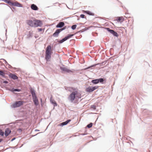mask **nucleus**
<instances>
[{"mask_svg":"<svg viewBox=\"0 0 152 152\" xmlns=\"http://www.w3.org/2000/svg\"><path fill=\"white\" fill-rule=\"evenodd\" d=\"M52 53L51 46L48 45L45 49V58L47 61H50Z\"/></svg>","mask_w":152,"mask_h":152,"instance_id":"obj_1","label":"nucleus"},{"mask_svg":"<svg viewBox=\"0 0 152 152\" xmlns=\"http://www.w3.org/2000/svg\"><path fill=\"white\" fill-rule=\"evenodd\" d=\"M4 2L8 5L12 6H15L18 7H23V5L21 4L16 1L13 2L12 0H4Z\"/></svg>","mask_w":152,"mask_h":152,"instance_id":"obj_2","label":"nucleus"},{"mask_svg":"<svg viewBox=\"0 0 152 152\" xmlns=\"http://www.w3.org/2000/svg\"><path fill=\"white\" fill-rule=\"evenodd\" d=\"M34 27H41L43 24V23L42 20H38V19H35L34 20Z\"/></svg>","mask_w":152,"mask_h":152,"instance_id":"obj_3","label":"nucleus"},{"mask_svg":"<svg viewBox=\"0 0 152 152\" xmlns=\"http://www.w3.org/2000/svg\"><path fill=\"white\" fill-rule=\"evenodd\" d=\"M24 102L22 101H16L14 102L12 105L13 108H17L20 107L23 105Z\"/></svg>","mask_w":152,"mask_h":152,"instance_id":"obj_4","label":"nucleus"},{"mask_svg":"<svg viewBox=\"0 0 152 152\" xmlns=\"http://www.w3.org/2000/svg\"><path fill=\"white\" fill-rule=\"evenodd\" d=\"M77 92H75V91L72 92L69 95V97L70 98V100L71 102H72L76 98V95L77 94L76 93Z\"/></svg>","mask_w":152,"mask_h":152,"instance_id":"obj_5","label":"nucleus"},{"mask_svg":"<svg viewBox=\"0 0 152 152\" xmlns=\"http://www.w3.org/2000/svg\"><path fill=\"white\" fill-rule=\"evenodd\" d=\"M60 69L61 70L62 72H64L68 73H70V72H73L72 70L69 69H68L65 67L60 66Z\"/></svg>","mask_w":152,"mask_h":152,"instance_id":"obj_6","label":"nucleus"},{"mask_svg":"<svg viewBox=\"0 0 152 152\" xmlns=\"http://www.w3.org/2000/svg\"><path fill=\"white\" fill-rule=\"evenodd\" d=\"M6 74H7L5 73L4 71L0 69V76L2 77L5 78L6 79L9 80L8 79V77L6 76Z\"/></svg>","mask_w":152,"mask_h":152,"instance_id":"obj_7","label":"nucleus"},{"mask_svg":"<svg viewBox=\"0 0 152 152\" xmlns=\"http://www.w3.org/2000/svg\"><path fill=\"white\" fill-rule=\"evenodd\" d=\"M8 76L10 78L14 80H17L18 79V76L13 73H10L9 74Z\"/></svg>","mask_w":152,"mask_h":152,"instance_id":"obj_8","label":"nucleus"},{"mask_svg":"<svg viewBox=\"0 0 152 152\" xmlns=\"http://www.w3.org/2000/svg\"><path fill=\"white\" fill-rule=\"evenodd\" d=\"M29 89H30V92L32 95V97H34L37 96L36 95V92L33 88L31 87Z\"/></svg>","mask_w":152,"mask_h":152,"instance_id":"obj_9","label":"nucleus"},{"mask_svg":"<svg viewBox=\"0 0 152 152\" xmlns=\"http://www.w3.org/2000/svg\"><path fill=\"white\" fill-rule=\"evenodd\" d=\"M65 26V23L64 22H60L58 23V24L56 25V27L57 28H61L62 27L64 26Z\"/></svg>","mask_w":152,"mask_h":152,"instance_id":"obj_10","label":"nucleus"},{"mask_svg":"<svg viewBox=\"0 0 152 152\" xmlns=\"http://www.w3.org/2000/svg\"><path fill=\"white\" fill-rule=\"evenodd\" d=\"M61 32V31L59 29H57L54 33L53 34V36L54 37H57Z\"/></svg>","mask_w":152,"mask_h":152,"instance_id":"obj_11","label":"nucleus"},{"mask_svg":"<svg viewBox=\"0 0 152 152\" xmlns=\"http://www.w3.org/2000/svg\"><path fill=\"white\" fill-rule=\"evenodd\" d=\"M27 24L28 25L32 27H34V22L32 20H29L27 21Z\"/></svg>","mask_w":152,"mask_h":152,"instance_id":"obj_12","label":"nucleus"},{"mask_svg":"<svg viewBox=\"0 0 152 152\" xmlns=\"http://www.w3.org/2000/svg\"><path fill=\"white\" fill-rule=\"evenodd\" d=\"M33 102L34 104L37 106L39 104V102L37 96L32 97Z\"/></svg>","mask_w":152,"mask_h":152,"instance_id":"obj_13","label":"nucleus"},{"mask_svg":"<svg viewBox=\"0 0 152 152\" xmlns=\"http://www.w3.org/2000/svg\"><path fill=\"white\" fill-rule=\"evenodd\" d=\"M11 130L9 128H6L4 132L5 136L6 137L8 136L9 134L11 133Z\"/></svg>","mask_w":152,"mask_h":152,"instance_id":"obj_14","label":"nucleus"},{"mask_svg":"<svg viewBox=\"0 0 152 152\" xmlns=\"http://www.w3.org/2000/svg\"><path fill=\"white\" fill-rule=\"evenodd\" d=\"M30 7L31 9L33 10L37 11L39 9L37 6L34 4H31Z\"/></svg>","mask_w":152,"mask_h":152,"instance_id":"obj_15","label":"nucleus"},{"mask_svg":"<svg viewBox=\"0 0 152 152\" xmlns=\"http://www.w3.org/2000/svg\"><path fill=\"white\" fill-rule=\"evenodd\" d=\"M124 20V18L123 17H118L116 19V20L118 22L122 23Z\"/></svg>","mask_w":152,"mask_h":152,"instance_id":"obj_16","label":"nucleus"},{"mask_svg":"<svg viewBox=\"0 0 152 152\" xmlns=\"http://www.w3.org/2000/svg\"><path fill=\"white\" fill-rule=\"evenodd\" d=\"M8 90L12 92H20L21 91L20 89L19 88H13L11 89H9Z\"/></svg>","mask_w":152,"mask_h":152,"instance_id":"obj_17","label":"nucleus"},{"mask_svg":"<svg viewBox=\"0 0 152 152\" xmlns=\"http://www.w3.org/2000/svg\"><path fill=\"white\" fill-rule=\"evenodd\" d=\"M97 80L98 83H100L102 84H103L104 83V82H105V80L104 78H100L97 79Z\"/></svg>","mask_w":152,"mask_h":152,"instance_id":"obj_18","label":"nucleus"},{"mask_svg":"<svg viewBox=\"0 0 152 152\" xmlns=\"http://www.w3.org/2000/svg\"><path fill=\"white\" fill-rule=\"evenodd\" d=\"M84 12L89 15H91V16H94V13H93L89 10L84 11Z\"/></svg>","mask_w":152,"mask_h":152,"instance_id":"obj_19","label":"nucleus"},{"mask_svg":"<svg viewBox=\"0 0 152 152\" xmlns=\"http://www.w3.org/2000/svg\"><path fill=\"white\" fill-rule=\"evenodd\" d=\"M85 91L86 92L88 93L92 92L91 86H89L87 88L85 89Z\"/></svg>","mask_w":152,"mask_h":152,"instance_id":"obj_20","label":"nucleus"},{"mask_svg":"<svg viewBox=\"0 0 152 152\" xmlns=\"http://www.w3.org/2000/svg\"><path fill=\"white\" fill-rule=\"evenodd\" d=\"M55 41L58 42L59 44H61L66 40L65 39V38L64 37V38L62 39L61 40H59L58 39H56Z\"/></svg>","mask_w":152,"mask_h":152,"instance_id":"obj_21","label":"nucleus"},{"mask_svg":"<svg viewBox=\"0 0 152 152\" xmlns=\"http://www.w3.org/2000/svg\"><path fill=\"white\" fill-rule=\"evenodd\" d=\"M74 35V34H68L67 35V36L65 37H64V38H65L66 40L67 39L71 38Z\"/></svg>","mask_w":152,"mask_h":152,"instance_id":"obj_22","label":"nucleus"},{"mask_svg":"<svg viewBox=\"0 0 152 152\" xmlns=\"http://www.w3.org/2000/svg\"><path fill=\"white\" fill-rule=\"evenodd\" d=\"M105 29L112 34L115 31L114 30L110 29L109 28H105Z\"/></svg>","mask_w":152,"mask_h":152,"instance_id":"obj_23","label":"nucleus"},{"mask_svg":"<svg viewBox=\"0 0 152 152\" xmlns=\"http://www.w3.org/2000/svg\"><path fill=\"white\" fill-rule=\"evenodd\" d=\"M105 29L112 34L115 31L114 30L110 29L109 28H105Z\"/></svg>","mask_w":152,"mask_h":152,"instance_id":"obj_24","label":"nucleus"},{"mask_svg":"<svg viewBox=\"0 0 152 152\" xmlns=\"http://www.w3.org/2000/svg\"><path fill=\"white\" fill-rule=\"evenodd\" d=\"M75 92H77L76 93L77 94L76 95V98H77L78 99H80L82 97L81 94L79 93L77 91H75Z\"/></svg>","mask_w":152,"mask_h":152,"instance_id":"obj_25","label":"nucleus"},{"mask_svg":"<svg viewBox=\"0 0 152 152\" xmlns=\"http://www.w3.org/2000/svg\"><path fill=\"white\" fill-rule=\"evenodd\" d=\"M50 101L51 103L53 105L54 107L56 106H57V104L56 102L52 99L51 98L50 99Z\"/></svg>","mask_w":152,"mask_h":152,"instance_id":"obj_26","label":"nucleus"},{"mask_svg":"<svg viewBox=\"0 0 152 152\" xmlns=\"http://www.w3.org/2000/svg\"><path fill=\"white\" fill-rule=\"evenodd\" d=\"M98 64H94L91 65V66H89L87 68H85L84 69L86 70H87V69H90L92 67H94L96 65H97Z\"/></svg>","mask_w":152,"mask_h":152,"instance_id":"obj_27","label":"nucleus"},{"mask_svg":"<svg viewBox=\"0 0 152 152\" xmlns=\"http://www.w3.org/2000/svg\"><path fill=\"white\" fill-rule=\"evenodd\" d=\"M91 82L94 85H96L98 83L97 79L92 80Z\"/></svg>","mask_w":152,"mask_h":152,"instance_id":"obj_28","label":"nucleus"},{"mask_svg":"<svg viewBox=\"0 0 152 152\" xmlns=\"http://www.w3.org/2000/svg\"><path fill=\"white\" fill-rule=\"evenodd\" d=\"M32 33L31 31H29L28 32V34L27 35V38L28 39H29L31 38L32 37Z\"/></svg>","mask_w":152,"mask_h":152,"instance_id":"obj_29","label":"nucleus"},{"mask_svg":"<svg viewBox=\"0 0 152 152\" xmlns=\"http://www.w3.org/2000/svg\"><path fill=\"white\" fill-rule=\"evenodd\" d=\"M90 28V27H88V28H86L84 29H82L81 30L78 31L77 33L83 32L84 31H86L88 30Z\"/></svg>","mask_w":152,"mask_h":152,"instance_id":"obj_30","label":"nucleus"},{"mask_svg":"<svg viewBox=\"0 0 152 152\" xmlns=\"http://www.w3.org/2000/svg\"><path fill=\"white\" fill-rule=\"evenodd\" d=\"M92 91L93 92L94 90L97 89L99 88L98 86H91Z\"/></svg>","mask_w":152,"mask_h":152,"instance_id":"obj_31","label":"nucleus"},{"mask_svg":"<svg viewBox=\"0 0 152 152\" xmlns=\"http://www.w3.org/2000/svg\"><path fill=\"white\" fill-rule=\"evenodd\" d=\"M67 124H66L65 121L63 122L62 123H61L59 124H58V126H65Z\"/></svg>","mask_w":152,"mask_h":152,"instance_id":"obj_32","label":"nucleus"},{"mask_svg":"<svg viewBox=\"0 0 152 152\" xmlns=\"http://www.w3.org/2000/svg\"><path fill=\"white\" fill-rule=\"evenodd\" d=\"M77 26V25L76 24L73 25L71 26V29L73 30H75Z\"/></svg>","mask_w":152,"mask_h":152,"instance_id":"obj_33","label":"nucleus"},{"mask_svg":"<svg viewBox=\"0 0 152 152\" xmlns=\"http://www.w3.org/2000/svg\"><path fill=\"white\" fill-rule=\"evenodd\" d=\"M92 126H93V123H90L89 124H88L87 125L86 127L88 128H90L92 127Z\"/></svg>","mask_w":152,"mask_h":152,"instance_id":"obj_34","label":"nucleus"},{"mask_svg":"<svg viewBox=\"0 0 152 152\" xmlns=\"http://www.w3.org/2000/svg\"><path fill=\"white\" fill-rule=\"evenodd\" d=\"M0 79H1V81H3L2 82L1 81V83H3L5 84H8V82L6 80L4 81V80L3 78H0Z\"/></svg>","mask_w":152,"mask_h":152,"instance_id":"obj_35","label":"nucleus"},{"mask_svg":"<svg viewBox=\"0 0 152 152\" xmlns=\"http://www.w3.org/2000/svg\"><path fill=\"white\" fill-rule=\"evenodd\" d=\"M4 132H3L1 129H0V135L3 136H4Z\"/></svg>","mask_w":152,"mask_h":152,"instance_id":"obj_36","label":"nucleus"},{"mask_svg":"<svg viewBox=\"0 0 152 152\" xmlns=\"http://www.w3.org/2000/svg\"><path fill=\"white\" fill-rule=\"evenodd\" d=\"M112 35H113L114 36L117 37L118 36V34L115 31H114Z\"/></svg>","mask_w":152,"mask_h":152,"instance_id":"obj_37","label":"nucleus"},{"mask_svg":"<svg viewBox=\"0 0 152 152\" xmlns=\"http://www.w3.org/2000/svg\"><path fill=\"white\" fill-rule=\"evenodd\" d=\"M90 108L93 109L94 110H95L96 109V106L94 105H92L91 106Z\"/></svg>","mask_w":152,"mask_h":152,"instance_id":"obj_38","label":"nucleus"},{"mask_svg":"<svg viewBox=\"0 0 152 152\" xmlns=\"http://www.w3.org/2000/svg\"><path fill=\"white\" fill-rule=\"evenodd\" d=\"M37 30L39 32H41V31H44V30H45V28H37Z\"/></svg>","mask_w":152,"mask_h":152,"instance_id":"obj_39","label":"nucleus"},{"mask_svg":"<svg viewBox=\"0 0 152 152\" xmlns=\"http://www.w3.org/2000/svg\"><path fill=\"white\" fill-rule=\"evenodd\" d=\"M66 28V26H64L62 28H59V29L61 31H61H62L64 30Z\"/></svg>","mask_w":152,"mask_h":152,"instance_id":"obj_40","label":"nucleus"},{"mask_svg":"<svg viewBox=\"0 0 152 152\" xmlns=\"http://www.w3.org/2000/svg\"><path fill=\"white\" fill-rule=\"evenodd\" d=\"M0 60H3L4 61V62L5 64H6V66H7V65L8 64V63L5 59L3 58H1L0 59Z\"/></svg>","mask_w":152,"mask_h":152,"instance_id":"obj_41","label":"nucleus"},{"mask_svg":"<svg viewBox=\"0 0 152 152\" xmlns=\"http://www.w3.org/2000/svg\"><path fill=\"white\" fill-rule=\"evenodd\" d=\"M80 17L81 18H85V15H84V14H81L80 15Z\"/></svg>","mask_w":152,"mask_h":152,"instance_id":"obj_42","label":"nucleus"},{"mask_svg":"<svg viewBox=\"0 0 152 152\" xmlns=\"http://www.w3.org/2000/svg\"><path fill=\"white\" fill-rule=\"evenodd\" d=\"M17 131H18V132L19 133H20L22 132V129L20 128H19L18 129H17Z\"/></svg>","mask_w":152,"mask_h":152,"instance_id":"obj_43","label":"nucleus"},{"mask_svg":"<svg viewBox=\"0 0 152 152\" xmlns=\"http://www.w3.org/2000/svg\"><path fill=\"white\" fill-rule=\"evenodd\" d=\"M7 66H8L9 68L10 69H11L12 68V66L10 65L9 64H7Z\"/></svg>","mask_w":152,"mask_h":152,"instance_id":"obj_44","label":"nucleus"},{"mask_svg":"<svg viewBox=\"0 0 152 152\" xmlns=\"http://www.w3.org/2000/svg\"><path fill=\"white\" fill-rule=\"evenodd\" d=\"M71 119H68L66 121H65L66 124H67L69 123L71 121Z\"/></svg>","mask_w":152,"mask_h":152,"instance_id":"obj_45","label":"nucleus"},{"mask_svg":"<svg viewBox=\"0 0 152 152\" xmlns=\"http://www.w3.org/2000/svg\"><path fill=\"white\" fill-rule=\"evenodd\" d=\"M9 7H10V9L12 10V11L13 12V11L12 10V9L14 10H15V8L13 7H11L9 6Z\"/></svg>","mask_w":152,"mask_h":152,"instance_id":"obj_46","label":"nucleus"},{"mask_svg":"<svg viewBox=\"0 0 152 152\" xmlns=\"http://www.w3.org/2000/svg\"><path fill=\"white\" fill-rule=\"evenodd\" d=\"M0 5H4L7 6L8 7H9V5H8V4H5L4 3H0Z\"/></svg>","mask_w":152,"mask_h":152,"instance_id":"obj_47","label":"nucleus"},{"mask_svg":"<svg viewBox=\"0 0 152 152\" xmlns=\"http://www.w3.org/2000/svg\"><path fill=\"white\" fill-rule=\"evenodd\" d=\"M77 25H83V23H77L76 24Z\"/></svg>","mask_w":152,"mask_h":152,"instance_id":"obj_48","label":"nucleus"},{"mask_svg":"<svg viewBox=\"0 0 152 152\" xmlns=\"http://www.w3.org/2000/svg\"><path fill=\"white\" fill-rule=\"evenodd\" d=\"M15 137H13V138H12L11 140V142H12L13 141V140H15Z\"/></svg>","mask_w":152,"mask_h":152,"instance_id":"obj_49","label":"nucleus"},{"mask_svg":"<svg viewBox=\"0 0 152 152\" xmlns=\"http://www.w3.org/2000/svg\"><path fill=\"white\" fill-rule=\"evenodd\" d=\"M40 101L41 102V103L42 105V99H40Z\"/></svg>","mask_w":152,"mask_h":152,"instance_id":"obj_50","label":"nucleus"},{"mask_svg":"<svg viewBox=\"0 0 152 152\" xmlns=\"http://www.w3.org/2000/svg\"><path fill=\"white\" fill-rule=\"evenodd\" d=\"M3 140L2 139H0V143Z\"/></svg>","mask_w":152,"mask_h":152,"instance_id":"obj_51","label":"nucleus"},{"mask_svg":"<svg viewBox=\"0 0 152 152\" xmlns=\"http://www.w3.org/2000/svg\"><path fill=\"white\" fill-rule=\"evenodd\" d=\"M72 89L73 91H75L76 90V89L75 88H72Z\"/></svg>","mask_w":152,"mask_h":152,"instance_id":"obj_52","label":"nucleus"},{"mask_svg":"<svg viewBox=\"0 0 152 152\" xmlns=\"http://www.w3.org/2000/svg\"><path fill=\"white\" fill-rule=\"evenodd\" d=\"M82 135H84L86 134H85L83 133L81 134Z\"/></svg>","mask_w":152,"mask_h":152,"instance_id":"obj_53","label":"nucleus"},{"mask_svg":"<svg viewBox=\"0 0 152 152\" xmlns=\"http://www.w3.org/2000/svg\"><path fill=\"white\" fill-rule=\"evenodd\" d=\"M35 131H39V130H38V129H36L35 130Z\"/></svg>","mask_w":152,"mask_h":152,"instance_id":"obj_54","label":"nucleus"},{"mask_svg":"<svg viewBox=\"0 0 152 152\" xmlns=\"http://www.w3.org/2000/svg\"><path fill=\"white\" fill-rule=\"evenodd\" d=\"M35 37L36 38H37V37L36 36H35Z\"/></svg>","mask_w":152,"mask_h":152,"instance_id":"obj_55","label":"nucleus"},{"mask_svg":"<svg viewBox=\"0 0 152 152\" xmlns=\"http://www.w3.org/2000/svg\"><path fill=\"white\" fill-rule=\"evenodd\" d=\"M130 77H131V76H130V77H129V79H130Z\"/></svg>","mask_w":152,"mask_h":152,"instance_id":"obj_56","label":"nucleus"}]
</instances>
